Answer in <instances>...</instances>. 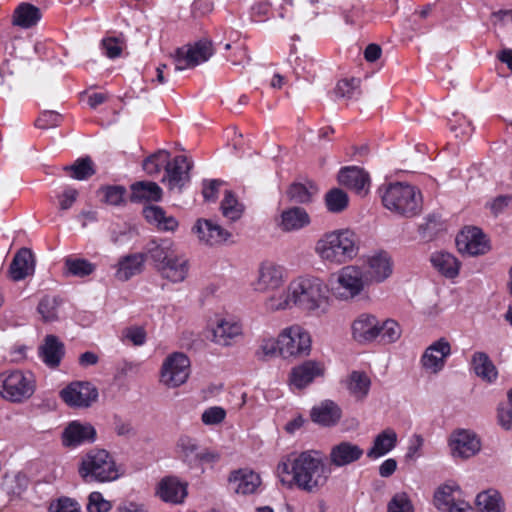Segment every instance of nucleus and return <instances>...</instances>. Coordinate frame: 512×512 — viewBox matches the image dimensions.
I'll return each mask as SVG.
<instances>
[{"label":"nucleus","mask_w":512,"mask_h":512,"mask_svg":"<svg viewBox=\"0 0 512 512\" xmlns=\"http://www.w3.org/2000/svg\"><path fill=\"white\" fill-rule=\"evenodd\" d=\"M476 505L480 512H504L505 503L501 494L495 489L480 492L476 497Z\"/></svg>","instance_id":"nucleus-39"},{"label":"nucleus","mask_w":512,"mask_h":512,"mask_svg":"<svg viewBox=\"0 0 512 512\" xmlns=\"http://www.w3.org/2000/svg\"><path fill=\"white\" fill-rule=\"evenodd\" d=\"M224 181L219 179L205 180L203 182L202 194L206 201H215L217 199L219 187Z\"/></svg>","instance_id":"nucleus-61"},{"label":"nucleus","mask_w":512,"mask_h":512,"mask_svg":"<svg viewBox=\"0 0 512 512\" xmlns=\"http://www.w3.org/2000/svg\"><path fill=\"white\" fill-rule=\"evenodd\" d=\"M125 188L122 186H106L101 189L103 201L107 204L119 206L124 202Z\"/></svg>","instance_id":"nucleus-55"},{"label":"nucleus","mask_w":512,"mask_h":512,"mask_svg":"<svg viewBox=\"0 0 512 512\" xmlns=\"http://www.w3.org/2000/svg\"><path fill=\"white\" fill-rule=\"evenodd\" d=\"M49 512H81V510L80 505L74 499L61 497L50 504Z\"/></svg>","instance_id":"nucleus-56"},{"label":"nucleus","mask_w":512,"mask_h":512,"mask_svg":"<svg viewBox=\"0 0 512 512\" xmlns=\"http://www.w3.org/2000/svg\"><path fill=\"white\" fill-rule=\"evenodd\" d=\"M193 163L184 155H178L172 160H168L165 168L163 183H167L170 190L177 189L179 192L190 181V170Z\"/></svg>","instance_id":"nucleus-16"},{"label":"nucleus","mask_w":512,"mask_h":512,"mask_svg":"<svg viewBox=\"0 0 512 512\" xmlns=\"http://www.w3.org/2000/svg\"><path fill=\"white\" fill-rule=\"evenodd\" d=\"M450 355V343L445 338H440L425 349L420 363L426 371L438 374L443 370L446 360Z\"/></svg>","instance_id":"nucleus-18"},{"label":"nucleus","mask_w":512,"mask_h":512,"mask_svg":"<svg viewBox=\"0 0 512 512\" xmlns=\"http://www.w3.org/2000/svg\"><path fill=\"white\" fill-rule=\"evenodd\" d=\"M64 170L76 180H86L95 174L94 163L90 157L77 159L72 165L65 166Z\"/></svg>","instance_id":"nucleus-44"},{"label":"nucleus","mask_w":512,"mask_h":512,"mask_svg":"<svg viewBox=\"0 0 512 512\" xmlns=\"http://www.w3.org/2000/svg\"><path fill=\"white\" fill-rule=\"evenodd\" d=\"M190 374V360L181 352L168 355L161 366L160 382L168 388L183 385Z\"/></svg>","instance_id":"nucleus-10"},{"label":"nucleus","mask_w":512,"mask_h":512,"mask_svg":"<svg viewBox=\"0 0 512 512\" xmlns=\"http://www.w3.org/2000/svg\"><path fill=\"white\" fill-rule=\"evenodd\" d=\"M364 450L350 441H341L333 445L329 452L330 464L335 467H344L357 462L362 458Z\"/></svg>","instance_id":"nucleus-22"},{"label":"nucleus","mask_w":512,"mask_h":512,"mask_svg":"<svg viewBox=\"0 0 512 512\" xmlns=\"http://www.w3.org/2000/svg\"><path fill=\"white\" fill-rule=\"evenodd\" d=\"M157 495L165 502L179 504L187 496V486L176 477H165L158 484Z\"/></svg>","instance_id":"nucleus-29"},{"label":"nucleus","mask_w":512,"mask_h":512,"mask_svg":"<svg viewBox=\"0 0 512 512\" xmlns=\"http://www.w3.org/2000/svg\"><path fill=\"white\" fill-rule=\"evenodd\" d=\"M431 263L442 275L455 278L459 274L460 262L447 252H437L431 256Z\"/></svg>","instance_id":"nucleus-38"},{"label":"nucleus","mask_w":512,"mask_h":512,"mask_svg":"<svg viewBox=\"0 0 512 512\" xmlns=\"http://www.w3.org/2000/svg\"><path fill=\"white\" fill-rule=\"evenodd\" d=\"M280 354V343L279 337L277 339L274 338H264L261 341L259 349L256 352V355L261 360H266L267 358H271Z\"/></svg>","instance_id":"nucleus-54"},{"label":"nucleus","mask_w":512,"mask_h":512,"mask_svg":"<svg viewBox=\"0 0 512 512\" xmlns=\"http://www.w3.org/2000/svg\"><path fill=\"white\" fill-rule=\"evenodd\" d=\"M145 251L155 270L163 279L172 283H181L186 279L189 271L188 260L179 253L172 240L151 239L145 245Z\"/></svg>","instance_id":"nucleus-2"},{"label":"nucleus","mask_w":512,"mask_h":512,"mask_svg":"<svg viewBox=\"0 0 512 512\" xmlns=\"http://www.w3.org/2000/svg\"><path fill=\"white\" fill-rule=\"evenodd\" d=\"M458 251L469 256L485 254L489 250L488 240L481 229L466 227L456 237Z\"/></svg>","instance_id":"nucleus-17"},{"label":"nucleus","mask_w":512,"mask_h":512,"mask_svg":"<svg viewBox=\"0 0 512 512\" xmlns=\"http://www.w3.org/2000/svg\"><path fill=\"white\" fill-rule=\"evenodd\" d=\"M325 203L328 211L332 213H340L347 208L349 198L343 190L334 188L325 195Z\"/></svg>","instance_id":"nucleus-46"},{"label":"nucleus","mask_w":512,"mask_h":512,"mask_svg":"<svg viewBox=\"0 0 512 512\" xmlns=\"http://www.w3.org/2000/svg\"><path fill=\"white\" fill-rule=\"evenodd\" d=\"M88 500V511L109 512L112 508L111 503L105 500L100 492H92Z\"/></svg>","instance_id":"nucleus-58"},{"label":"nucleus","mask_w":512,"mask_h":512,"mask_svg":"<svg viewBox=\"0 0 512 512\" xmlns=\"http://www.w3.org/2000/svg\"><path fill=\"white\" fill-rule=\"evenodd\" d=\"M211 341L222 347L234 345L243 336V324L233 316H217L211 328Z\"/></svg>","instance_id":"nucleus-12"},{"label":"nucleus","mask_w":512,"mask_h":512,"mask_svg":"<svg viewBox=\"0 0 512 512\" xmlns=\"http://www.w3.org/2000/svg\"><path fill=\"white\" fill-rule=\"evenodd\" d=\"M393 271L392 260L386 252H380L368 259L366 280L369 283H381L389 278Z\"/></svg>","instance_id":"nucleus-25"},{"label":"nucleus","mask_w":512,"mask_h":512,"mask_svg":"<svg viewBox=\"0 0 512 512\" xmlns=\"http://www.w3.org/2000/svg\"><path fill=\"white\" fill-rule=\"evenodd\" d=\"M460 496L461 490L456 483L443 484L434 493V505L440 511L451 512L458 501H463Z\"/></svg>","instance_id":"nucleus-33"},{"label":"nucleus","mask_w":512,"mask_h":512,"mask_svg":"<svg viewBox=\"0 0 512 512\" xmlns=\"http://www.w3.org/2000/svg\"><path fill=\"white\" fill-rule=\"evenodd\" d=\"M398 441L397 433L392 428L380 432L373 440V445L367 451V457L378 459L396 447Z\"/></svg>","instance_id":"nucleus-35"},{"label":"nucleus","mask_w":512,"mask_h":512,"mask_svg":"<svg viewBox=\"0 0 512 512\" xmlns=\"http://www.w3.org/2000/svg\"><path fill=\"white\" fill-rule=\"evenodd\" d=\"M226 411L219 406H213L206 409L202 415L201 420L205 425H217L224 421Z\"/></svg>","instance_id":"nucleus-57"},{"label":"nucleus","mask_w":512,"mask_h":512,"mask_svg":"<svg viewBox=\"0 0 512 512\" xmlns=\"http://www.w3.org/2000/svg\"><path fill=\"white\" fill-rule=\"evenodd\" d=\"M387 512H415V509L408 494L399 492L388 502Z\"/></svg>","instance_id":"nucleus-52"},{"label":"nucleus","mask_w":512,"mask_h":512,"mask_svg":"<svg viewBox=\"0 0 512 512\" xmlns=\"http://www.w3.org/2000/svg\"><path fill=\"white\" fill-rule=\"evenodd\" d=\"M349 393L356 400H364L370 390L371 380L368 375L360 371H352L346 382Z\"/></svg>","instance_id":"nucleus-40"},{"label":"nucleus","mask_w":512,"mask_h":512,"mask_svg":"<svg viewBox=\"0 0 512 512\" xmlns=\"http://www.w3.org/2000/svg\"><path fill=\"white\" fill-rule=\"evenodd\" d=\"M277 472L283 484L295 485L302 491L316 493L326 485L331 469L319 452L304 451L291 465L287 462L279 463Z\"/></svg>","instance_id":"nucleus-1"},{"label":"nucleus","mask_w":512,"mask_h":512,"mask_svg":"<svg viewBox=\"0 0 512 512\" xmlns=\"http://www.w3.org/2000/svg\"><path fill=\"white\" fill-rule=\"evenodd\" d=\"M339 182L354 190L357 194L364 196L370 187V178L367 172L358 167H345L338 175Z\"/></svg>","instance_id":"nucleus-24"},{"label":"nucleus","mask_w":512,"mask_h":512,"mask_svg":"<svg viewBox=\"0 0 512 512\" xmlns=\"http://www.w3.org/2000/svg\"><path fill=\"white\" fill-rule=\"evenodd\" d=\"M64 265L66 274L79 278L91 275L96 269L95 264L84 258L67 257Z\"/></svg>","instance_id":"nucleus-43"},{"label":"nucleus","mask_w":512,"mask_h":512,"mask_svg":"<svg viewBox=\"0 0 512 512\" xmlns=\"http://www.w3.org/2000/svg\"><path fill=\"white\" fill-rule=\"evenodd\" d=\"M78 473L86 483H107L120 477L113 456L104 449H92L80 461Z\"/></svg>","instance_id":"nucleus-6"},{"label":"nucleus","mask_w":512,"mask_h":512,"mask_svg":"<svg viewBox=\"0 0 512 512\" xmlns=\"http://www.w3.org/2000/svg\"><path fill=\"white\" fill-rule=\"evenodd\" d=\"M143 215L150 224L161 231H175L178 227V221L173 216L167 215L160 206H146L143 209Z\"/></svg>","instance_id":"nucleus-36"},{"label":"nucleus","mask_w":512,"mask_h":512,"mask_svg":"<svg viewBox=\"0 0 512 512\" xmlns=\"http://www.w3.org/2000/svg\"><path fill=\"white\" fill-rule=\"evenodd\" d=\"M314 250L324 263L342 265L357 256L359 245L354 232L342 229L323 234L317 240Z\"/></svg>","instance_id":"nucleus-4"},{"label":"nucleus","mask_w":512,"mask_h":512,"mask_svg":"<svg viewBox=\"0 0 512 512\" xmlns=\"http://www.w3.org/2000/svg\"><path fill=\"white\" fill-rule=\"evenodd\" d=\"M287 194L289 196V199L295 203L298 204H308L312 201V192L309 191V189L301 184V183H294L292 184Z\"/></svg>","instance_id":"nucleus-53"},{"label":"nucleus","mask_w":512,"mask_h":512,"mask_svg":"<svg viewBox=\"0 0 512 512\" xmlns=\"http://www.w3.org/2000/svg\"><path fill=\"white\" fill-rule=\"evenodd\" d=\"M95 438V428L89 423L78 421L69 423L62 434L63 444L67 447L77 446L84 442H93Z\"/></svg>","instance_id":"nucleus-23"},{"label":"nucleus","mask_w":512,"mask_h":512,"mask_svg":"<svg viewBox=\"0 0 512 512\" xmlns=\"http://www.w3.org/2000/svg\"><path fill=\"white\" fill-rule=\"evenodd\" d=\"M61 115L54 111L43 112L35 121V126L39 129H49L59 125Z\"/></svg>","instance_id":"nucleus-60"},{"label":"nucleus","mask_w":512,"mask_h":512,"mask_svg":"<svg viewBox=\"0 0 512 512\" xmlns=\"http://www.w3.org/2000/svg\"><path fill=\"white\" fill-rule=\"evenodd\" d=\"M170 156V152L167 150H159L153 153L143 161L144 171L151 176L158 175L162 168H166Z\"/></svg>","instance_id":"nucleus-45"},{"label":"nucleus","mask_w":512,"mask_h":512,"mask_svg":"<svg viewBox=\"0 0 512 512\" xmlns=\"http://www.w3.org/2000/svg\"><path fill=\"white\" fill-rule=\"evenodd\" d=\"M280 355L284 358L307 356L311 351V336L298 324L284 328L279 334Z\"/></svg>","instance_id":"nucleus-8"},{"label":"nucleus","mask_w":512,"mask_h":512,"mask_svg":"<svg viewBox=\"0 0 512 512\" xmlns=\"http://www.w3.org/2000/svg\"><path fill=\"white\" fill-rule=\"evenodd\" d=\"M285 281V269L274 262H262L258 269V276L253 282L254 290L260 293L278 291Z\"/></svg>","instance_id":"nucleus-13"},{"label":"nucleus","mask_w":512,"mask_h":512,"mask_svg":"<svg viewBox=\"0 0 512 512\" xmlns=\"http://www.w3.org/2000/svg\"><path fill=\"white\" fill-rule=\"evenodd\" d=\"M102 47L105 55L111 59L119 57L122 52V48L116 38L103 39Z\"/></svg>","instance_id":"nucleus-63"},{"label":"nucleus","mask_w":512,"mask_h":512,"mask_svg":"<svg viewBox=\"0 0 512 512\" xmlns=\"http://www.w3.org/2000/svg\"><path fill=\"white\" fill-rule=\"evenodd\" d=\"M382 203L389 211L412 217L421 211V193L412 185L395 182L379 188Z\"/></svg>","instance_id":"nucleus-5"},{"label":"nucleus","mask_w":512,"mask_h":512,"mask_svg":"<svg viewBox=\"0 0 512 512\" xmlns=\"http://www.w3.org/2000/svg\"><path fill=\"white\" fill-rule=\"evenodd\" d=\"M122 336L124 340L130 341L135 346H142L146 342V332L140 326L125 328Z\"/></svg>","instance_id":"nucleus-59"},{"label":"nucleus","mask_w":512,"mask_h":512,"mask_svg":"<svg viewBox=\"0 0 512 512\" xmlns=\"http://www.w3.org/2000/svg\"><path fill=\"white\" fill-rule=\"evenodd\" d=\"M310 416L316 424L331 427L340 421L342 410L334 401L324 400L311 409Z\"/></svg>","instance_id":"nucleus-27"},{"label":"nucleus","mask_w":512,"mask_h":512,"mask_svg":"<svg viewBox=\"0 0 512 512\" xmlns=\"http://www.w3.org/2000/svg\"><path fill=\"white\" fill-rule=\"evenodd\" d=\"M325 367L321 362L308 360L291 369L289 384L295 389H303L316 378L324 375Z\"/></svg>","instance_id":"nucleus-20"},{"label":"nucleus","mask_w":512,"mask_h":512,"mask_svg":"<svg viewBox=\"0 0 512 512\" xmlns=\"http://www.w3.org/2000/svg\"><path fill=\"white\" fill-rule=\"evenodd\" d=\"M147 254L134 253L122 257L117 265L116 277L121 281H127L135 275L140 274L144 269Z\"/></svg>","instance_id":"nucleus-32"},{"label":"nucleus","mask_w":512,"mask_h":512,"mask_svg":"<svg viewBox=\"0 0 512 512\" xmlns=\"http://www.w3.org/2000/svg\"><path fill=\"white\" fill-rule=\"evenodd\" d=\"M452 456L467 459L480 451L481 443L477 436L468 430L454 432L449 441Z\"/></svg>","instance_id":"nucleus-19"},{"label":"nucleus","mask_w":512,"mask_h":512,"mask_svg":"<svg viewBox=\"0 0 512 512\" xmlns=\"http://www.w3.org/2000/svg\"><path fill=\"white\" fill-rule=\"evenodd\" d=\"M193 230L199 240L208 245L221 244L230 237V233L227 230L206 219H199Z\"/></svg>","instance_id":"nucleus-28"},{"label":"nucleus","mask_w":512,"mask_h":512,"mask_svg":"<svg viewBox=\"0 0 512 512\" xmlns=\"http://www.w3.org/2000/svg\"><path fill=\"white\" fill-rule=\"evenodd\" d=\"M310 223L308 212L302 207L294 206L281 212L278 227L283 232H294L309 226Z\"/></svg>","instance_id":"nucleus-26"},{"label":"nucleus","mask_w":512,"mask_h":512,"mask_svg":"<svg viewBox=\"0 0 512 512\" xmlns=\"http://www.w3.org/2000/svg\"><path fill=\"white\" fill-rule=\"evenodd\" d=\"M292 305L314 316L326 315L330 310L327 286L317 277H300L289 286Z\"/></svg>","instance_id":"nucleus-3"},{"label":"nucleus","mask_w":512,"mask_h":512,"mask_svg":"<svg viewBox=\"0 0 512 512\" xmlns=\"http://www.w3.org/2000/svg\"><path fill=\"white\" fill-rule=\"evenodd\" d=\"M270 3L268 1H259L251 8V16L254 21H265L270 13Z\"/></svg>","instance_id":"nucleus-62"},{"label":"nucleus","mask_w":512,"mask_h":512,"mask_svg":"<svg viewBox=\"0 0 512 512\" xmlns=\"http://www.w3.org/2000/svg\"><path fill=\"white\" fill-rule=\"evenodd\" d=\"M272 295L269 296L265 302L264 306L268 311H278L285 310L292 306V301L290 297L289 288L282 291L271 292Z\"/></svg>","instance_id":"nucleus-49"},{"label":"nucleus","mask_w":512,"mask_h":512,"mask_svg":"<svg viewBox=\"0 0 512 512\" xmlns=\"http://www.w3.org/2000/svg\"><path fill=\"white\" fill-rule=\"evenodd\" d=\"M62 400L70 407L87 408L98 398V390L90 382H72L61 390Z\"/></svg>","instance_id":"nucleus-14"},{"label":"nucleus","mask_w":512,"mask_h":512,"mask_svg":"<svg viewBox=\"0 0 512 512\" xmlns=\"http://www.w3.org/2000/svg\"><path fill=\"white\" fill-rule=\"evenodd\" d=\"M379 337L381 341L387 344L396 342L402 334V329L398 322L393 319H386L384 322H379Z\"/></svg>","instance_id":"nucleus-50"},{"label":"nucleus","mask_w":512,"mask_h":512,"mask_svg":"<svg viewBox=\"0 0 512 512\" xmlns=\"http://www.w3.org/2000/svg\"><path fill=\"white\" fill-rule=\"evenodd\" d=\"M368 283L359 266L348 265L337 272L333 289L341 299H349L358 296Z\"/></svg>","instance_id":"nucleus-9"},{"label":"nucleus","mask_w":512,"mask_h":512,"mask_svg":"<svg viewBox=\"0 0 512 512\" xmlns=\"http://www.w3.org/2000/svg\"><path fill=\"white\" fill-rule=\"evenodd\" d=\"M35 270V260L32 251L28 248L20 249L10 264V275L14 281H20L32 275Z\"/></svg>","instance_id":"nucleus-30"},{"label":"nucleus","mask_w":512,"mask_h":512,"mask_svg":"<svg viewBox=\"0 0 512 512\" xmlns=\"http://www.w3.org/2000/svg\"><path fill=\"white\" fill-rule=\"evenodd\" d=\"M221 210L224 217L236 221L243 213V206L231 191H226L221 202Z\"/></svg>","instance_id":"nucleus-48"},{"label":"nucleus","mask_w":512,"mask_h":512,"mask_svg":"<svg viewBox=\"0 0 512 512\" xmlns=\"http://www.w3.org/2000/svg\"><path fill=\"white\" fill-rule=\"evenodd\" d=\"M334 91L338 98L347 100L358 99L361 95L360 80L357 78L340 80Z\"/></svg>","instance_id":"nucleus-47"},{"label":"nucleus","mask_w":512,"mask_h":512,"mask_svg":"<svg viewBox=\"0 0 512 512\" xmlns=\"http://www.w3.org/2000/svg\"><path fill=\"white\" fill-rule=\"evenodd\" d=\"M177 450L182 461L190 467L199 465L200 447L196 439L186 435L181 436L177 442Z\"/></svg>","instance_id":"nucleus-42"},{"label":"nucleus","mask_w":512,"mask_h":512,"mask_svg":"<svg viewBox=\"0 0 512 512\" xmlns=\"http://www.w3.org/2000/svg\"><path fill=\"white\" fill-rule=\"evenodd\" d=\"M424 444V439L419 434H414L410 441L407 449V458H415L419 456V452Z\"/></svg>","instance_id":"nucleus-64"},{"label":"nucleus","mask_w":512,"mask_h":512,"mask_svg":"<svg viewBox=\"0 0 512 512\" xmlns=\"http://www.w3.org/2000/svg\"><path fill=\"white\" fill-rule=\"evenodd\" d=\"M162 188L155 182L138 181L131 185V201H160L162 198Z\"/></svg>","instance_id":"nucleus-37"},{"label":"nucleus","mask_w":512,"mask_h":512,"mask_svg":"<svg viewBox=\"0 0 512 512\" xmlns=\"http://www.w3.org/2000/svg\"><path fill=\"white\" fill-rule=\"evenodd\" d=\"M213 54L212 43L201 40L193 45L178 48L173 55L175 70L182 71L194 68L206 62Z\"/></svg>","instance_id":"nucleus-11"},{"label":"nucleus","mask_w":512,"mask_h":512,"mask_svg":"<svg viewBox=\"0 0 512 512\" xmlns=\"http://www.w3.org/2000/svg\"><path fill=\"white\" fill-rule=\"evenodd\" d=\"M379 320L376 316L360 314L351 325L352 338L359 344H369L379 337Z\"/></svg>","instance_id":"nucleus-21"},{"label":"nucleus","mask_w":512,"mask_h":512,"mask_svg":"<svg viewBox=\"0 0 512 512\" xmlns=\"http://www.w3.org/2000/svg\"><path fill=\"white\" fill-rule=\"evenodd\" d=\"M261 484L260 475L248 467L232 470L228 476L229 489L237 495L255 494Z\"/></svg>","instance_id":"nucleus-15"},{"label":"nucleus","mask_w":512,"mask_h":512,"mask_svg":"<svg viewBox=\"0 0 512 512\" xmlns=\"http://www.w3.org/2000/svg\"><path fill=\"white\" fill-rule=\"evenodd\" d=\"M13 23L22 28H30L41 19L39 8L29 3L20 4L14 11Z\"/></svg>","instance_id":"nucleus-41"},{"label":"nucleus","mask_w":512,"mask_h":512,"mask_svg":"<svg viewBox=\"0 0 512 512\" xmlns=\"http://www.w3.org/2000/svg\"><path fill=\"white\" fill-rule=\"evenodd\" d=\"M470 364L476 376L484 382L492 384L497 380L498 370L486 352H474Z\"/></svg>","instance_id":"nucleus-31"},{"label":"nucleus","mask_w":512,"mask_h":512,"mask_svg":"<svg viewBox=\"0 0 512 512\" xmlns=\"http://www.w3.org/2000/svg\"><path fill=\"white\" fill-rule=\"evenodd\" d=\"M39 356L48 367L56 368L64 356V345L56 336L47 335L39 347Z\"/></svg>","instance_id":"nucleus-34"},{"label":"nucleus","mask_w":512,"mask_h":512,"mask_svg":"<svg viewBox=\"0 0 512 512\" xmlns=\"http://www.w3.org/2000/svg\"><path fill=\"white\" fill-rule=\"evenodd\" d=\"M36 382L31 372L9 370L0 373V396L12 403H21L35 392Z\"/></svg>","instance_id":"nucleus-7"},{"label":"nucleus","mask_w":512,"mask_h":512,"mask_svg":"<svg viewBox=\"0 0 512 512\" xmlns=\"http://www.w3.org/2000/svg\"><path fill=\"white\" fill-rule=\"evenodd\" d=\"M60 301L56 297H44L38 304V312L45 322H52L58 317Z\"/></svg>","instance_id":"nucleus-51"}]
</instances>
